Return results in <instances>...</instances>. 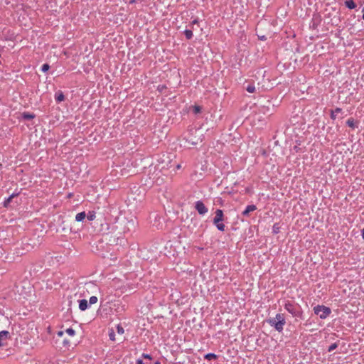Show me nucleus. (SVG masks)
I'll use <instances>...</instances> for the list:
<instances>
[{
    "instance_id": "1",
    "label": "nucleus",
    "mask_w": 364,
    "mask_h": 364,
    "mask_svg": "<svg viewBox=\"0 0 364 364\" xmlns=\"http://www.w3.org/2000/svg\"><path fill=\"white\" fill-rule=\"evenodd\" d=\"M267 323L274 327L277 331L282 332L286 323L283 314H277L274 318H270L267 320Z\"/></svg>"
},
{
    "instance_id": "2",
    "label": "nucleus",
    "mask_w": 364,
    "mask_h": 364,
    "mask_svg": "<svg viewBox=\"0 0 364 364\" xmlns=\"http://www.w3.org/2000/svg\"><path fill=\"white\" fill-rule=\"evenodd\" d=\"M284 309L294 317L301 318L302 316V311L299 304L287 301L284 304Z\"/></svg>"
},
{
    "instance_id": "3",
    "label": "nucleus",
    "mask_w": 364,
    "mask_h": 364,
    "mask_svg": "<svg viewBox=\"0 0 364 364\" xmlns=\"http://www.w3.org/2000/svg\"><path fill=\"white\" fill-rule=\"evenodd\" d=\"M314 312L321 319H326L331 314V309L323 305H317L314 307Z\"/></svg>"
},
{
    "instance_id": "4",
    "label": "nucleus",
    "mask_w": 364,
    "mask_h": 364,
    "mask_svg": "<svg viewBox=\"0 0 364 364\" xmlns=\"http://www.w3.org/2000/svg\"><path fill=\"white\" fill-rule=\"evenodd\" d=\"M195 208L200 215H205L208 213V210L201 200H198L195 203Z\"/></svg>"
},
{
    "instance_id": "5",
    "label": "nucleus",
    "mask_w": 364,
    "mask_h": 364,
    "mask_svg": "<svg viewBox=\"0 0 364 364\" xmlns=\"http://www.w3.org/2000/svg\"><path fill=\"white\" fill-rule=\"evenodd\" d=\"M224 214L222 210L217 209L215 211V216L213 218V223H218V221H223Z\"/></svg>"
},
{
    "instance_id": "6",
    "label": "nucleus",
    "mask_w": 364,
    "mask_h": 364,
    "mask_svg": "<svg viewBox=\"0 0 364 364\" xmlns=\"http://www.w3.org/2000/svg\"><path fill=\"white\" fill-rule=\"evenodd\" d=\"M257 209L255 205H249L246 207V208L242 211V215L244 217H248L250 213L255 211Z\"/></svg>"
},
{
    "instance_id": "7",
    "label": "nucleus",
    "mask_w": 364,
    "mask_h": 364,
    "mask_svg": "<svg viewBox=\"0 0 364 364\" xmlns=\"http://www.w3.org/2000/svg\"><path fill=\"white\" fill-rule=\"evenodd\" d=\"M18 193H12L9 197H8L7 198H5L4 201V206L7 208L10 203L11 202L12 199L14 198V197H16L17 196H18Z\"/></svg>"
},
{
    "instance_id": "8",
    "label": "nucleus",
    "mask_w": 364,
    "mask_h": 364,
    "mask_svg": "<svg viewBox=\"0 0 364 364\" xmlns=\"http://www.w3.org/2000/svg\"><path fill=\"white\" fill-rule=\"evenodd\" d=\"M55 100L58 103L63 101L65 100V95H64L63 92L60 90L55 92Z\"/></svg>"
},
{
    "instance_id": "9",
    "label": "nucleus",
    "mask_w": 364,
    "mask_h": 364,
    "mask_svg": "<svg viewBox=\"0 0 364 364\" xmlns=\"http://www.w3.org/2000/svg\"><path fill=\"white\" fill-rule=\"evenodd\" d=\"M88 308V303L86 299H81L79 301V309L81 311H85Z\"/></svg>"
},
{
    "instance_id": "10",
    "label": "nucleus",
    "mask_w": 364,
    "mask_h": 364,
    "mask_svg": "<svg viewBox=\"0 0 364 364\" xmlns=\"http://www.w3.org/2000/svg\"><path fill=\"white\" fill-rule=\"evenodd\" d=\"M9 332L7 331H0V346H4L1 343V341L5 340L8 338Z\"/></svg>"
},
{
    "instance_id": "11",
    "label": "nucleus",
    "mask_w": 364,
    "mask_h": 364,
    "mask_svg": "<svg viewBox=\"0 0 364 364\" xmlns=\"http://www.w3.org/2000/svg\"><path fill=\"white\" fill-rule=\"evenodd\" d=\"M345 5L349 9H353L356 7V4L353 0H346Z\"/></svg>"
},
{
    "instance_id": "12",
    "label": "nucleus",
    "mask_w": 364,
    "mask_h": 364,
    "mask_svg": "<svg viewBox=\"0 0 364 364\" xmlns=\"http://www.w3.org/2000/svg\"><path fill=\"white\" fill-rule=\"evenodd\" d=\"M86 218L85 212L78 213L75 216V220L77 222L82 221Z\"/></svg>"
},
{
    "instance_id": "13",
    "label": "nucleus",
    "mask_w": 364,
    "mask_h": 364,
    "mask_svg": "<svg viewBox=\"0 0 364 364\" xmlns=\"http://www.w3.org/2000/svg\"><path fill=\"white\" fill-rule=\"evenodd\" d=\"M35 117V114L30 112H23L22 114V118L26 120L32 119Z\"/></svg>"
},
{
    "instance_id": "14",
    "label": "nucleus",
    "mask_w": 364,
    "mask_h": 364,
    "mask_svg": "<svg viewBox=\"0 0 364 364\" xmlns=\"http://www.w3.org/2000/svg\"><path fill=\"white\" fill-rule=\"evenodd\" d=\"M204 358L208 360H210L213 359L215 360L218 358V355L215 353H209L204 355Z\"/></svg>"
},
{
    "instance_id": "15",
    "label": "nucleus",
    "mask_w": 364,
    "mask_h": 364,
    "mask_svg": "<svg viewBox=\"0 0 364 364\" xmlns=\"http://www.w3.org/2000/svg\"><path fill=\"white\" fill-rule=\"evenodd\" d=\"M86 217L88 220L92 221L95 219L96 215L95 211H89L87 215H86Z\"/></svg>"
},
{
    "instance_id": "16",
    "label": "nucleus",
    "mask_w": 364,
    "mask_h": 364,
    "mask_svg": "<svg viewBox=\"0 0 364 364\" xmlns=\"http://www.w3.org/2000/svg\"><path fill=\"white\" fill-rule=\"evenodd\" d=\"M223 221H218V223H213L215 225L218 230L223 232L225 230V225L222 223Z\"/></svg>"
},
{
    "instance_id": "17",
    "label": "nucleus",
    "mask_w": 364,
    "mask_h": 364,
    "mask_svg": "<svg viewBox=\"0 0 364 364\" xmlns=\"http://www.w3.org/2000/svg\"><path fill=\"white\" fill-rule=\"evenodd\" d=\"M346 124L349 127H351L353 129H354L356 126H355V120L353 119V118H349L347 121H346Z\"/></svg>"
},
{
    "instance_id": "18",
    "label": "nucleus",
    "mask_w": 364,
    "mask_h": 364,
    "mask_svg": "<svg viewBox=\"0 0 364 364\" xmlns=\"http://www.w3.org/2000/svg\"><path fill=\"white\" fill-rule=\"evenodd\" d=\"M245 90L250 92V93H254L255 92V87L254 84H249L246 87Z\"/></svg>"
},
{
    "instance_id": "19",
    "label": "nucleus",
    "mask_w": 364,
    "mask_h": 364,
    "mask_svg": "<svg viewBox=\"0 0 364 364\" xmlns=\"http://www.w3.org/2000/svg\"><path fill=\"white\" fill-rule=\"evenodd\" d=\"M184 34L186 38L188 40L191 39L193 37V31L191 30L186 29L184 31Z\"/></svg>"
},
{
    "instance_id": "20",
    "label": "nucleus",
    "mask_w": 364,
    "mask_h": 364,
    "mask_svg": "<svg viewBox=\"0 0 364 364\" xmlns=\"http://www.w3.org/2000/svg\"><path fill=\"white\" fill-rule=\"evenodd\" d=\"M341 108H336L334 111H331V119H336V114H337V113H339L341 112Z\"/></svg>"
},
{
    "instance_id": "21",
    "label": "nucleus",
    "mask_w": 364,
    "mask_h": 364,
    "mask_svg": "<svg viewBox=\"0 0 364 364\" xmlns=\"http://www.w3.org/2000/svg\"><path fill=\"white\" fill-rule=\"evenodd\" d=\"M338 346V343H332L331 345H330L328 346V352H332L333 350H334Z\"/></svg>"
},
{
    "instance_id": "22",
    "label": "nucleus",
    "mask_w": 364,
    "mask_h": 364,
    "mask_svg": "<svg viewBox=\"0 0 364 364\" xmlns=\"http://www.w3.org/2000/svg\"><path fill=\"white\" fill-rule=\"evenodd\" d=\"M193 112L194 114H197L201 112V107L198 105H195L193 107Z\"/></svg>"
},
{
    "instance_id": "23",
    "label": "nucleus",
    "mask_w": 364,
    "mask_h": 364,
    "mask_svg": "<svg viewBox=\"0 0 364 364\" xmlns=\"http://www.w3.org/2000/svg\"><path fill=\"white\" fill-rule=\"evenodd\" d=\"M65 332L70 336H73L75 334V330L72 328H67Z\"/></svg>"
},
{
    "instance_id": "24",
    "label": "nucleus",
    "mask_w": 364,
    "mask_h": 364,
    "mask_svg": "<svg viewBox=\"0 0 364 364\" xmlns=\"http://www.w3.org/2000/svg\"><path fill=\"white\" fill-rule=\"evenodd\" d=\"M97 302V297L95 296H92L89 299L90 304H94Z\"/></svg>"
},
{
    "instance_id": "25",
    "label": "nucleus",
    "mask_w": 364,
    "mask_h": 364,
    "mask_svg": "<svg viewBox=\"0 0 364 364\" xmlns=\"http://www.w3.org/2000/svg\"><path fill=\"white\" fill-rule=\"evenodd\" d=\"M49 68H50V65L48 63H45L42 65L41 70L43 72H46L49 70Z\"/></svg>"
},
{
    "instance_id": "26",
    "label": "nucleus",
    "mask_w": 364,
    "mask_h": 364,
    "mask_svg": "<svg viewBox=\"0 0 364 364\" xmlns=\"http://www.w3.org/2000/svg\"><path fill=\"white\" fill-rule=\"evenodd\" d=\"M109 337L111 341H115V334L112 330L109 332Z\"/></svg>"
},
{
    "instance_id": "27",
    "label": "nucleus",
    "mask_w": 364,
    "mask_h": 364,
    "mask_svg": "<svg viewBox=\"0 0 364 364\" xmlns=\"http://www.w3.org/2000/svg\"><path fill=\"white\" fill-rule=\"evenodd\" d=\"M117 330L118 333H120V334L124 333V328L121 326L118 325L117 327Z\"/></svg>"
},
{
    "instance_id": "28",
    "label": "nucleus",
    "mask_w": 364,
    "mask_h": 364,
    "mask_svg": "<svg viewBox=\"0 0 364 364\" xmlns=\"http://www.w3.org/2000/svg\"><path fill=\"white\" fill-rule=\"evenodd\" d=\"M141 356H142V358H146V359H149V360L152 359V357L150 354L143 353Z\"/></svg>"
},
{
    "instance_id": "29",
    "label": "nucleus",
    "mask_w": 364,
    "mask_h": 364,
    "mask_svg": "<svg viewBox=\"0 0 364 364\" xmlns=\"http://www.w3.org/2000/svg\"><path fill=\"white\" fill-rule=\"evenodd\" d=\"M136 364H144V362H143V360H141V359H138V360H136Z\"/></svg>"
},
{
    "instance_id": "30",
    "label": "nucleus",
    "mask_w": 364,
    "mask_h": 364,
    "mask_svg": "<svg viewBox=\"0 0 364 364\" xmlns=\"http://www.w3.org/2000/svg\"><path fill=\"white\" fill-rule=\"evenodd\" d=\"M69 343H70L69 341H68V340H66V339H65V340L63 341V344H64V346H67V345H68Z\"/></svg>"
},
{
    "instance_id": "31",
    "label": "nucleus",
    "mask_w": 364,
    "mask_h": 364,
    "mask_svg": "<svg viewBox=\"0 0 364 364\" xmlns=\"http://www.w3.org/2000/svg\"><path fill=\"white\" fill-rule=\"evenodd\" d=\"M278 230H279V228H276L275 226L273 227V232H275V233L278 232Z\"/></svg>"
},
{
    "instance_id": "32",
    "label": "nucleus",
    "mask_w": 364,
    "mask_h": 364,
    "mask_svg": "<svg viewBox=\"0 0 364 364\" xmlns=\"http://www.w3.org/2000/svg\"><path fill=\"white\" fill-rule=\"evenodd\" d=\"M58 335L59 336H62L63 335V331H58Z\"/></svg>"
},
{
    "instance_id": "33",
    "label": "nucleus",
    "mask_w": 364,
    "mask_h": 364,
    "mask_svg": "<svg viewBox=\"0 0 364 364\" xmlns=\"http://www.w3.org/2000/svg\"><path fill=\"white\" fill-rule=\"evenodd\" d=\"M130 4H134L136 3V0H129Z\"/></svg>"
},
{
    "instance_id": "34",
    "label": "nucleus",
    "mask_w": 364,
    "mask_h": 364,
    "mask_svg": "<svg viewBox=\"0 0 364 364\" xmlns=\"http://www.w3.org/2000/svg\"><path fill=\"white\" fill-rule=\"evenodd\" d=\"M362 13H363V16H362V18H363V19L364 20V7H363V9H362Z\"/></svg>"
},
{
    "instance_id": "35",
    "label": "nucleus",
    "mask_w": 364,
    "mask_h": 364,
    "mask_svg": "<svg viewBox=\"0 0 364 364\" xmlns=\"http://www.w3.org/2000/svg\"><path fill=\"white\" fill-rule=\"evenodd\" d=\"M362 237L364 239V228L362 230Z\"/></svg>"
},
{
    "instance_id": "36",
    "label": "nucleus",
    "mask_w": 364,
    "mask_h": 364,
    "mask_svg": "<svg viewBox=\"0 0 364 364\" xmlns=\"http://www.w3.org/2000/svg\"><path fill=\"white\" fill-rule=\"evenodd\" d=\"M192 23H193V24L197 23H198V20H194V21H193V22H192Z\"/></svg>"
},
{
    "instance_id": "37",
    "label": "nucleus",
    "mask_w": 364,
    "mask_h": 364,
    "mask_svg": "<svg viewBox=\"0 0 364 364\" xmlns=\"http://www.w3.org/2000/svg\"><path fill=\"white\" fill-rule=\"evenodd\" d=\"M261 39H262V40H265V39H266V38H265V36H262V37H261Z\"/></svg>"
},
{
    "instance_id": "38",
    "label": "nucleus",
    "mask_w": 364,
    "mask_h": 364,
    "mask_svg": "<svg viewBox=\"0 0 364 364\" xmlns=\"http://www.w3.org/2000/svg\"><path fill=\"white\" fill-rule=\"evenodd\" d=\"M181 165H180V164L177 165V168H178V169L181 168Z\"/></svg>"
},
{
    "instance_id": "39",
    "label": "nucleus",
    "mask_w": 364,
    "mask_h": 364,
    "mask_svg": "<svg viewBox=\"0 0 364 364\" xmlns=\"http://www.w3.org/2000/svg\"><path fill=\"white\" fill-rule=\"evenodd\" d=\"M154 364H161L159 361H156L154 363Z\"/></svg>"
},
{
    "instance_id": "40",
    "label": "nucleus",
    "mask_w": 364,
    "mask_h": 364,
    "mask_svg": "<svg viewBox=\"0 0 364 364\" xmlns=\"http://www.w3.org/2000/svg\"><path fill=\"white\" fill-rule=\"evenodd\" d=\"M191 144H192L196 145L197 143H196V142H192Z\"/></svg>"
}]
</instances>
